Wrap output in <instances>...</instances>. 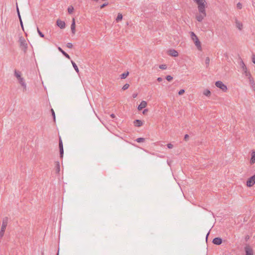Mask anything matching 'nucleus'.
<instances>
[{"mask_svg":"<svg viewBox=\"0 0 255 255\" xmlns=\"http://www.w3.org/2000/svg\"><path fill=\"white\" fill-rule=\"evenodd\" d=\"M206 3L198 5V9L199 14L196 15V18L199 22H201L205 17L206 16V12L205 10Z\"/></svg>","mask_w":255,"mask_h":255,"instance_id":"obj_1","label":"nucleus"},{"mask_svg":"<svg viewBox=\"0 0 255 255\" xmlns=\"http://www.w3.org/2000/svg\"><path fill=\"white\" fill-rule=\"evenodd\" d=\"M190 33L191 38L192 40L194 41V44H195V46H196L197 48L199 50H201L202 47H201V42L199 41V40L198 38L197 37V36H196V35L193 32H190Z\"/></svg>","mask_w":255,"mask_h":255,"instance_id":"obj_2","label":"nucleus"},{"mask_svg":"<svg viewBox=\"0 0 255 255\" xmlns=\"http://www.w3.org/2000/svg\"><path fill=\"white\" fill-rule=\"evenodd\" d=\"M8 219L7 217H5L3 219L2 226L0 231V238H1L4 235L5 230L7 226Z\"/></svg>","mask_w":255,"mask_h":255,"instance_id":"obj_3","label":"nucleus"},{"mask_svg":"<svg viewBox=\"0 0 255 255\" xmlns=\"http://www.w3.org/2000/svg\"><path fill=\"white\" fill-rule=\"evenodd\" d=\"M20 43V47L21 49L24 52H26L27 49V44L24 38L23 37H20L19 39Z\"/></svg>","mask_w":255,"mask_h":255,"instance_id":"obj_4","label":"nucleus"},{"mask_svg":"<svg viewBox=\"0 0 255 255\" xmlns=\"http://www.w3.org/2000/svg\"><path fill=\"white\" fill-rule=\"evenodd\" d=\"M215 85L218 88L221 89L223 92H226L227 91V87L220 81L216 82Z\"/></svg>","mask_w":255,"mask_h":255,"instance_id":"obj_5","label":"nucleus"},{"mask_svg":"<svg viewBox=\"0 0 255 255\" xmlns=\"http://www.w3.org/2000/svg\"><path fill=\"white\" fill-rule=\"evenodd\" d=\"M255 184V174L251 176L247 181V186L252 187Z\"/></svg>","mask_w":255,"mask_h":255,"instance_id":"obj_6","label":"nucleus"},{"mask_svg":"<svg viewBox=\"0 0 255 255\" xmlns=\"http://www.w3.org/2000/svg\"><path fill=\"white\" fill-rule=\"evenodd\" d=\"M19 84L22 87V91L23 92H25L27 90V85L26 83L25 82V80L23 78H22L21 79H20L18 80Z\"/></svg>","mask_w":255,"mask_h":255,"instance_id":"obj_7","label":"nucleus"},{"mask_svg":"<svg viewBox=\"0 0 255 255\" xmlns=\"http://www.w3.org/2000/svg\"><path fill=\"white\" fill-rule=\"evenodd\" d=\"M246 255H253V250L252 248L249 245H247L245 247Z\"/></svg>","mask_w":255,"mask_h":255,"instance_id":"obj_8","label":"nucleus"},{"mask_svg":"<svg viewBox=\"0 0 255 255\" xmlns=\"http://www.w3.org/2000/svg\"><path fill=\"white\" fill-rule=\"evenodd\" d=\"M241 66L242 68L243 69L244 74L246 75V76H250L251 73L250 72L248 71L247 68L243 62H242Z\"/></svg>","mask_w":255,"mask_h":255,"instance_id":"obj_9","label":"nucleus"},{"mask_svg":"<svg viewBox=\"0 0 255 255\" xmlns=\"http://www.w3.org/2000/svg\"><path fill=\"white\" fill-rule=\"evenodd\" d=\"M59 150H60V154L61 157H63V153H64V150H63V143L62 141V140L61 138L59 139Z\"/></svg>","mask_w":255,"mask_h":255,"instance_id":"obj_10","label":"nucleus"},{"mask_svg":"<svg viewBox=\"0 0 255 255\" xmlns=\"http://www.w3.org/2000/svg\"><path fill=\"white\" fill-rule=\"evenodd\" d=\"M56 24L58 27L61 29H64L65 27V23L64 21L58 19L56 21Z\"/></svg>","mask_w":255,"mask_h":255,"instance_id":"obj_11","label":"nucleus"},{"mask_svg":"<svg viewBox=\"0 0 255 255\" xmlns=\"http://www.w3.org/2000/svg\"><path fill=\"white\" fill-rule=\"evenodd\" d=\"M168 54L173 57H177L178 56V52L174 49H170L168 51Z\"/></svg>","mask_w":255,"mask_h":255,"instance_id":"obj_12","label":"nucleus"},{"mask_svg":"<svg viewBox=\"0 0 255 255\" xmlns=\"http://www.w3.org/2000/svg\"><path fill=\"white\" fill-rule=\"evenodd\" d=\"M147 106V103L145 101H142L140 104L138 105L137 107V109L140 111L142 109L146 107Z\"/></svg>","mask_w":255,"mask_h":255,"instance_id":"obj_13","label":"nucleus"},{"mask_svg":"<svg viewBox=\"0 0 255 255\" xmlns=\"http://www.w3.org/2000/svg\"><path fill=\"white\" fill-rule=\"evenodd\" d=\"M222 243V240L220 238H215L213 240V243L215 245H220Z\"/></svg>","mask_w":255,"mask_h":255,"instance_id":"obj_14","label":"nucleus"},{"mask_svg":"<svg viewBox=\"0 0 255 255\" xmlns=\"http://www.w3.org/2000/svg\"><path fill=\"white\" fill-rule=\"evenodd\" d=\"M14 76L16 78L17 80H18L20 79H21L22 77H21V73L20 71L15 70H14Z\"/></svg>","mask_w":255,"mask_h":255,"instance_id":"obj_15","label":"nucleus"},{"mask_svg":"<svg viewBox=\"0 0 255 255\" xmlns=\"http://www.w3.org/2000/svg\"><path fill=\"white\" fill-rule=\"evenodd\" d=\"M71 29L72 33L74 34L75 33V31H76V30H75V21L74 18H73V19H72V22L71 25Z\"/></svg>","mask_w":255,"mask_h":255,"instance_id":"obj_16","label":"nucleus"},{"mask_svg":"<svg viewBox=\"0 0 255 255\" xmlns=\"http://www.w3.org/2000/svg\"><path fill=\"white\" fill-rule=\"evenodd\" d=\"M252 156L250 160L251 164H254L255 162V151H253L252 152Z\"/></svg>","mask_w":255,"mask_h":255,"instance_id":"obj_17","label":"nucleus"},{"mask_svg":"<svg viewBox=\"0 0 255 255\" xmlns=\"http://www.w3.org/2000/svg\"><path fill=\"white\" fill-rule=\"evenodd\" d=\"M236 26L239 30H241L242 29V23L237 20H236Z\"/></svg>","mask_w":255,"mask_h":255,"instance_id":"obj_18","label":"nucleus"},{"mask_svg":"<svg viewBox=\"0 0 255 255\" xmlns=\"http://www.w3.org/2000/svg\"><path fill=\"white\" fill-rule=\"evenodd\" d=\"M58 49L59 50V51H60L66 58H68V59H70V56L67 53H66L64 50H63V49L59 47L58 48Z\"/></svg>","mask_w":255,"mask_h":255,"instance_id":"obj_19","label":"nucleus"},{"mask_svg":"<svg viewBox=\"0 0 255 255\" xmlns=\"http://www.w3.org/2000/svg\"><path fill=\"white\" fill-rule=\"evenodd\" d=\"M134 126L137 127H140L142 125V122L139 120H136L134 121Z\"/></svg>","mask_w":255,"mask_h":255,"instance_id":"obj_20","label":"nucleus"},{"mask_svg":"<svg viewBox=\"0 0 255 255\" xmlns=\"http://www.w3.org/2000/svg\"><path fill=\"white\" fill-rule=\"evenodd\" d=\"M55 170L57 173H59L60 172V163L58 161L55 163Z\"/></svg>","mask_w":255,"mask_h":255,"instance_id":"obj_21","label":"nucleus"},{"mask_svg":"<svg viewBox=\"0 0 255 255\" xmlns=\"http://www.w3.org/2000/svg\"><path fill=\"white\" fill-rule=\"evenodd\" d=\"M195 2H196L198 5H199L202 4L206 3L205 0H193Z\"/></svg>","mask_w":255,"mask_h":255,"instance_id":"obj_22","label":"nucleus"},{"mask_svg":"<svg viewBox=\"0 0 255 255\" xmlns=\"http://www.w3.org/2000/svg\"><path fill=\"white\" fill-rule=\"evenodd\" d=\"M123 18V15L121 13H119L118 15H117V17L116 18V21L117 22H119L120 21H121Z\"/></svg>","mask_w":255,"mask_h":255,"instance_id":"obj_23","label":"nucleus"},{"mask_svg":"<svg viewBox=\"0 0 255 255\" xmlns=\"http://www.w3.org/2000/svg\"><path fill=\"white\" fill-rule=\"evenodd\" d=\"M71 63H72V64L73 66V68H74V69L75 70L76 72L77 73H79V69L78 68V66L76 64V63L74 62H73V61H71Z\"/></svg>","mask_w":255,"mask_h":255,"instance_id":"obj_24","label":"nucleus"},{"mask_svg":"<svg viewBox=\"0 0 255 255\" xmlns=\"http://www.w3.org/2000/svg\"><path fill=\"white\" fill-rule=\"evenodd\" d=\"M203 94L206 96H210L211 94V92L210 90L206 89L204 91Z\"/></svg>","mask_w":255,"mask_h":255,"instance_id":"obj_25","label":"nucleus"},{"mask_svg":"<svg viewBox=\"0 0 255 255\" xmlns=\"http://www.w3.org/2000/svg\"><path fill=\"white\" fill-rule=\"evenodd\" d=\"M248 77L249 82L250 84H254V80L253 78H252L251 74H250V76H247Z\"/></svg>","mask_w":255,"mask_h":255,"instance_id":"obj_26","label":"nucleus"},{"mask_svg":"<svg viewBox=\"0 0 255 255\" xmlns=\"http://www.w3.org/2000/svg\"><path fill=\"white\" fill-rule=\"evenodd\" d=\"M68 12L69 13L71 14L74 11V7L72 6H69L68 7Z\"/></svg>","mask_w":255,"mask_h":255,"instance_id":"obj_27","label":"nucleus"},{"mask_svg":"<svg viewBox=\"0 0 255 255\" xmlns=\"http://www.w3.org/2000/svg\"><path fill=\"white\" fill-rule=\"evenodd\" d=\"M128 72H127V73H124L122 74H121V79H125L127 78V77L128 76Z\"/></svg>","mask_w":255,"mask_h":255,"instance_id":"obj_28","label":"nucleus"},{"mask_svg":"<svg viewBox=\"0 0 255 255\" xmlns=\"http://www.w3.org/2000/svg\"><path fill=\"white\" fill-rule=\"evenodd\" d=\"M136 141L137 142H142L145 140V139L142 137H139L136 139Z\"/></svg>","mask_w":255,"mask_h":255,"instance_id":"obj_29","label":"nucleus"},{"mask_svg":"<svg viewBox=\"0 0 255 255\" xmlns=\"http://www.w3.org/2000/svg\"><path fill=\"white\" fill-rule=\"evenodd\" d=\"M159 68L162 70H165L167 69V66L165 64H161L159 66Z\"/></svg>","mask_w":255,"mask_h":255,"instance_id":"obj_30","label":"nucleus"},{"mask_svg":"<svg viewBox=\"0 0 255 255\" xmlns=\"http://www.w3.org/2000/svg\"><path fill=\"white\" fill-rule=\"evenodd\" d=\"M37 32L41 37H44V35L40 31L38 27L37 28Z\"/></svg>","mask_w":255,"mask_h":255,"instance_id":"obj_31","label":"nucleus"},{"mask_svg":"<svg viewBox=\"0 0 255 255\" xmlns=\"http://www.w3.org/2000/svg\"><path fill=\"white\" fill-rule=\"evenodd\" d=\"M129 84H125V85L123 86V88H122V89H123V90H126L128 89L129 88Z\"/></svg>","mask_w":255,"mask_h":255,"instance_id":"obj_32","label":"nucleus"},{"mask_svg":"<svg viewBox=\"0 0 255 255\" xmlns=\"http://www.w3.org/2000/svg\"><path fill=\"white\" fill-rule=\"evenodd\" d=\"M166 79L168 81H171L173 79V77L170 75H168L166 77Z\"/></svg>","mask_w":255,"mask_h":255,"instance_id":"obj_33","label":"nucleus"},{"mask_svg":"<svg viewBox=\"0 0 255 255\" xmlns=\"http://www.w3.org/2000/svg\"><path fill=\"white\" fill-rule=\"evenodd\" d=\"M210 63V58L209 57H206L205 59V64L207 66H208Z\"/></svg>","mask_w":255,"mask_h":255,"instance_id":"obj_34","label":"nucleus"},{"mask_svg":"<svg viewBox=\"0 0 255 255\" xmlns=\"http://www.w3.org/2000/svg\"><path fill=\"white\" fill-rule=\"evenodd\" d=\"M237 7L238 9H241L242 8V4L241 2H238L237 4Z\"/></svg>","mask_w":255,"mask_h":255,"instance_id":"obj_35","label":"nucleus"},{"mask_svg":"<svg viewBox=\"0 0 255 255\" xmlns=\"http://www.w3.org/2000/svg\"><path fill=\"white\" fill-rule=\"evenodd\" d=\"M67 47L68 48H72L73 47V44L71 43H67Z\"/></svg>","mask_w":255,"mask_h":255,"instance_id":"obj_36","label":"nucleus"},{"mask_svg":"<svg viewBox=\"0 0 255 255\" xmlns=\"http://www.w3.org/2000/svg\"><path fill=\"white\" fill-rule=\"evenodd\" d=\"M108 5V2L104 3L102 5H101L100 6V8H101V9L103 8L104 7H105L106 6H107Z\"/></svg>","mask_w":255,"mask_h":255,"instance_id":"obj_37","label":"nucleus"},{"mask_svg":"<svg viewBox=\"0 0 255 255\" xmlns=\"http://www.w3.org/2000/svg\"><path fill=\"white\" fill-rule=\"evenodd\" d=\"M51 113H52V116L53 117V119L55 121V115L54 111V110L52 109L51 110Z\"/></svg>","mask_w":255,"mask_h":255,"instance_id":"obj_38","label":"nucleus"},{"mask_svg":"<svg viewBox=\"0 0 255 255\" xmlns=\"http://www.w3.org/2000/svg\"><path fill=\"white\" fill-rule=\"evenodd\" d=\"M185 92V91L184 89H181L178 92V94L179 95H182Z\"/></svg>","mask_w":255,"mask_h":255,"instance_id":"obj_39","label":"nucleus"},{"mask_svg":"<svg viewBox=\"0 0 255 255\" xmlns=\"http://www.w3.org/2000/svg\"><path fill=\"white\" fill-rule=\"evenodd\" d=\"M167 147H168V148H169V149H171V148H173V145L171 143H168V144H167Z\"/></svg>","mask_w":255,"mask_h":255,"instance_id":"obj_40","label":"nucleus"},{"mask_svg":"<svg viewBox=\"0 0 255 255\" xmlns=\"http://www.w3.org/2000/svg\"><path fill=\"white\" fill-rule=\"evenodd\" d=\"M251 88L254 91H255V83L254 82V84H250Z\"/></svg>","mask_w":255,"mask_h":255,"instance_id":"obj_41","label":"nucleus"},{"mask_svg":"<svg viewBox=\"0 0 255 255\" xmlns=\"http://www.w3.org/2000/svg\"><path fill=\"white\" fill-rule=\"evenodd\" d=\"M19 20H20V25L21 26V28H22L23 30H24L23 23H22V19L21 18H20V19H19Z\"/></svg>","mask_w":255,"mask_h":255,"instance_id":"obj_42","label":"nucleus"},{"mask_svg":"<svg viewBox=\"0 0 255 255\" xmlns=\"http://www.w3.org/2000/svg\"><path fill=\"white\" fill-rule=\"evenodd\" d=\"M16 9H17V12L18 17H19V19H20L21 16H20V13H19V9H18L17 6V8Z\"/></svg>","mask_w":255,"mask_h":255,"instance_id":"obj_43","label":"nucleus"},{"mask_svg":"<svg viewBox=\"0 0 255 255\" xmlns=\"http://www.w3.org/2000/svg\"><path fill=\"white\" fill-rule=\"evenodd\" d=\"M252 62L255 64V55H253Z\"/></svg>","mask_w":255,"mask_h":255,"instance_id":"obj_44","label":"nucleus"},{"mask_svg":"<svg viewBox=\"0 0 255 255\" xmlns=\"http://www.w3.org/2000/svg\"><path fill=\"white\" fill-rule=\"evenodd\" d=\"M188 138H189V135L187 134H185L184 136V140L187 141L188 139Z\"/></svg>","mask_w":255,"mask_h":255,"instance_id":"obj_45","label":"nucleus"},{"mask_svg":"<svg viewBox=\"0 0 255 255\" xmlns=\"http://www.w3.org/2000/svg\"><path fill=\"white\" fill-rule=\"evenodd\" d=\"M157 80L160 82H161L162 81V78L161 77H158L157 79Z\"/></svg>","mask_w":255,"mask_h":255,"instance_id":"obj_46","label":"nucleus"},{"mask_svg":"<svg viewBox=\"0 0 255 255\" xmlns=\"http://www.w3.org/2000/svg\"><path fill=\"white\" fill-rule=\"evenodd\" d=\"M137 94H136V93H134V94H133V95H132V97H133V98H136V97H137Z\"/></svg>","mask_w":255,"mask_h":255,"instance_id":"obj_47","label":"nucleus"},{"mask_svg":"<svg viewBox=\"0 0 255 255\" xmlns=\"http://www.w3.org/2000/svg\"><path fill=\"white\" fill-rule=\"evenodd\" d=\"M110 117H111L112 118H113V119H114V118H115L116 117L115 115L114 114H112L110 115Z\"/></svg>","mask_w":255,"mask_h":255,"instance_id":"obj_48","label":"nucleus"},{"mask_svg":"<svg viewBox=\"0 0 255 255\" xmlns=\"http://www.w3.org/2000/svg\"><path fill=\"white\" fill-rule=\"evenodd\" d=\"M147 111H148V110H147V109H144V110L143 111L142 113H143V114H145L147 112Z\"/></svg>","mask_w":255,"mask_h":255,"instance_id":"obj_49","label":"nucleus"},{"mask_svg":"<svg viewBox=\"0 0 255 255\" xmlns=\"http://www.w3.org/2000/svg\"><path fill=\"white\" fill-rule=\"evenodd\" d=\"M209 234V232L207 234V236H206V239H207V238H208V236Z\"/></svg>","mask_w":255,"mask_h":255,"instance_id":"obj_50","label":"nucleus"},{"mask_svg":"<svg viewBox=\"0 0 255 255\" xmlns=\"http://www.w3.org/2000/svg\"><path fill=\"white\" fill-rule=\"evenodd\" d=\"M57 255H59V250L58 251V253L57 254Z\"/></svg>","mask_w":255,"mask_h":255,"instance_id":"obj_51","label":"nucleus"}]
</instances>
